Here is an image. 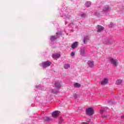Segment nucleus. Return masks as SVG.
Here are the masks:
<instances>
[{"mask_svg": "<svg viewBox=\"0 0 124 124\" xmlns=\"http://www.w3.org/2000/svg\"><path fill=\"white\" fill-rule=\"evenodd\" d=\"M123 83V80L122 79H118L116 81L115 84L116 85H121Z\"/></svg>", "mask_w": 124, "mask_h": 124, "instance_id": "16", "label": "nucleus"}, {"mask_svg": "<svg viewBox=\"0 0 124 124\" xmlns=\"http://www.w3.org/2000/svg\"><path fill=\"white\" fill-rule=\"evenodd\" d=\"M74 86L75 88H80V87H81V84H80V83H76L74 84Z\"/></svg>", "mask_w": 124, "mask_h": 124, "instance_id": "17", "label": "nucleus"}, {"mask_svg": "<svg viewBox=\"0 0 124 124\" xmlns=\"http://www.w3.org/2000/svg\"><path fill=\"white\" fill-rule=\"evenodd\" d=\"M78 46V42H75L71 46V48L72 49H75L76 47Z\"/></svg>", "mask_w": 124, "mask_h": 124, "instance_id": "12", "label": "nucleus"}, {"mask_svg": "<svg viewBox=\"0 0 124 124\" xmlns=\"http://www.w3.org/2000/svg\"><path fill=\"white\" fill-rule=\"evenodd\" d=\"M52 57L53 59H59V58H60V57H61V54H60L59 53L53 54L52 55Z\"/></svg>", "mask_w": 124, "mask_h": 124, "instance_id": "10", "label": "nucleus"}, {"mask_svg": "<svg viewBox=\"0 0 124 124\" xmlns=\"http://www.w3.org/2000/svg\"><path fill=\"white\" fill-rule=\"evenodd\" d=\"M108 83V79L107 78L104 79L101 82V85H106Z\"/></svg>", "mask_w": 124, "mask_h": 124, "instance_id": "13", "label": "nucleus"}, {"mask_svg": "<svg viewBox=\"0 0 124 124\" xmlns=\"http://www.w3.org/2000/svg\"><path fill=\"white\" fill-rule=\"evenodd\" d=\"M89 36H85L83 38V43L84 44H87V43H88V41H89Z\"/></svg>", "mask_w": 124, "mask_h": 124, "instance_id": "11", "label": "nucleus"}, {"mask_svg": "<svg viewBox=\"0 0 124 124\" xmlns=\"http://www.w3.org/2000/svg\"><path fill=\"white\" fill-rule=\"evenodd\" d=\"M91 3L90 1H87L86 3H85V5L86 6V7H90L91 6Z\"/></svg>", "mask_w": 124, "mask_h": 124, "instance_id": "18", "label": "nucleus"}, {"mask_svg": "<svg viewBox=\"0 0 124 124\" xmlns=\"http://www.w3.org/2000/svg\"><path fill=\"white\" fill-rule=\"evenodd\" d=\"M73 97H74V98H75V99H76L77 98V94H76V93L74 94Z\"/></svg>", "mask_w": 124, "mask_h": 124, "instance_id": "24", "label": "nucleus"}, {"mask_svg": "<svg viewBox=\"0 0 124 124\" xmlns=\"http://www.w3.org/2000/svg\"><path fill=\"white\" fill-rule=\"evenodd\" d=\"M54 86L56 89H57L58 90H60V89H61L62 87V85H61V82H60V81H56L54 83Z\"/></svg>", "mask_w": 124, "mask_h": 124, "instance_id": "5", "label": "nucleus"}, {"mask_svg": "<svg viewBox=\"0 0 124 124\" xmlns=\"http://www.w3.org/2000/svg\"><path fill=\"white\" fill-rule=\"evenodd\" d=\"M85 54H86L85 49H84V48H81L80 50V55H81L82 57H84V56H85Z\"/></svg>", "mask_w": 124, "mask_h": 124, "instance_id": "9", "label": "nucleus"}, {"mask_svg": "<svg viewBox=\"0 0 124 124\" xmlns=\"http://www.w3.org/2000/svg\"><path fill=\"white\" fill-rule=\"evenodd\" d=\"M88 64L89 67H94V64H93V61H89L88 62Z\"/></svg>", "mask_w": 124, "mask_h": 124, "instance_id": "7", "label": "nucleus"}, {"mask_svg": "<svg viewBox=\"0 0 124 124\" xmlns=\"http://www.w3.org/2000/svg\"><path fill=\"white\" fill-rule=\"evenodd\" d=\"M70 67V65L69 64H66L64 65V68L65 69H68Z\"/></svg>", "mask_w": 124, "mask_h": 124, "instance_id": "19", "label": "nucleus"}, {"mask_svg": "<svg viewBox=\"0 0 124 124\" xmlns=\"http://www.w3.org/2000/svg\"><path fill=\"white\" fill-rule=\"evenodd\" d=\"M57 35H62V32H58L56 33Z\"/></svg>", "mask_w": 124, "mask_h": 124, "instance_id": "25", "label": "nucleus"}, {"mask_svg": "<svg viewBox=\"0 0 124 124\" xmlns=\"http://www.w3.org/2000/svg\"><path fill=\"white\" fill-rule=\"evenodd\" d=\"M50 92L52 93H55V94H57V93H58L59 91L56 90V91H54L53 90H51Z\"/></svg>", "mask_w": 124, "mask_h": 124, "instance_id": "21", "label": "nucleus"}, {"mask_svg": "<svg viewBox=\"0 0 124 124\" xmlns=\"http://www.w3.org/2000/svg\"><path fill=\"white\" fill-rule=\"evenodd\" d=\"M81 17H83V18H85L86 17V14H81Z\"/></svg>", "mask_w": 124, "mask_h": 124, "instance_id": "23", "label": "nucleus"}, {"mask_svg": "<svg viewBox=\"0 0 124 124\" xmlns=\"http://www.w3.org/2000/svg\"><path fill=\"white\" fill-rule=\"evenodd\" d=\"M42 64L43 68H46V67H48V66H50L51 64H52V62L49 61H46L45 62H43L42 63Z\"/></svg>", "mask_w": 124, "mask_h": 124, "instance_id": "2", "label": "nucleus"}, {"mask_svg": "<svg viewBox=\"0 0 124 124\" xmlns=\"http://www.w3.org/2000/svg\"><path fill=\"white\" fill-rule=\"evenodd\" d=\"M75 55V53L74 52H72L71 53V56L72 57H73V56H74Z\"/></svg>", "mask_w": 124, "mask_h": 124, "instance_id": "26", "label": "nucleus"}, {"mask_svg": "<svg viewBox=\"0 0 124 124\" xmlns=\"http://www.w3.org/2000/svg\"><path fill=\"white\" fill-rule=\"evenodd\" d=\"M115 41L112 39H106L105 40V44H113Z\"/></svg>", "mask_w": 124, "mask_h": 124, "instance_id": "4", "label": "nucleus"}, {"mask_svg": "<svg viewBox=\"0 0 124 124\" xmlns=\"http://www.w3.org/2000/svg\"><path fill=\"white\" fill-rule=\"evenodd\" d=\"M57 38H58L57 36H51L50 38V41H51V42H53L55 41V40H56V39H57Z\"/></svg>", "mask_w": 124, "mask_h": 124, "instance_id": "14", "label": "nucleus"}, {"mask_svg": "<svg viewBox=\"0 0 124 124\" xmlns=\"http://www.w3.org/2000/svg\"><path fill=\"white\" fill-rule=\"evenodd\" d=\"M109 61L111 63L114 65V66H117V64L118 63V60L114 58H110L109 59Z\"/></svg>", "mask_w": 124, "mask_h": 124, "instance_id": "3", "label": "nucleus"}, {"mask_svg": "<svg viewBox=\"0 0 124 124\" xmlns=\"http://www.w3.org/2000/svg\"><path fill=\"white\" fill-rule=\"evenodd\" d=\"M36 88H39V86H36Z\"/></svg>", "mask_w": 124, "mask_h": 124, "instance_id": "28", "label": "nucleus"}, {"mask_svg": "<svg viewBox=\"0 0 124 124\" xmlns=\"http://www.w3.org/2000/svg\"><path fill=\"white\" fill-rule=\"evenodd\" d=\"M86 112L88 116H92V115H93V109L92 108H89L86 109Z\"/></svg>", "mask_w": 124, "mask_h": 124, "instance_id": "1", "label": "nucleus"}, {"mask_svg": "<svg viewBox=\"0 0 124 124\" xmlns=\"http://www.w3.org/2000/svg\"><path fill=\"white\" fill-rule=\"evenodd\" d=\"M105 110V109L104 108H102V109H101L100 110V113L101 114L103 113V112H104Z\"/></svg>", "mask_w": 124, "mask_h": 124, "instance_id": "22", "label": "nucleus"}, {"mask_svg": "<svg viewBox=\"0 0 124 124\" xmlns=\"http://www.w3.org/2000/svg\"><path fill=\"white\" fill-rule=\"evenodd\" d=\"M82 124H87V123H83Z\"/></svg>", "mask_w": 124, "mask_h": 124, "instance_id": "29", "label": "nucleus"}, {"mask_svg": "<svg viewBox=\"0 0 124 124\" xmlns=\"http://www.w3.org/2000/svg\"><path fill=\"white\" fill-rule=\"evenodd\" d=\"M44 120L46 121V122H52L53 121V119H51L50 117H44Z\"/></svg>", "mask_w": 124, "mask_h": 124, "instance_id": "15", "label": "nucleus"}, {"mask_svg": "<svg viewBox=\"0 0 124 124\" xmlns=\"http://www.w3.org/2000/svg\"><path fill=\"white\" fill-rule=\"evenodd\" d=\"M121 118L122 119H124V114L122 116Z\"/></svg>", "mask_w": 124, "mask_h": 124, "instance_id": "27", "label": "nucleus"}, {"mask_svg": "<svg viewBox=\"0 0 124 124\" xmlns=\"http://www.w3.org/2000/svg\"><path fill=\"white\" fill-rule=\"evenodd\" d=\"M108 10H109V6H105V7L103 8V11H108Z\"/></svg>", "mask_w": 124, "mask_h": 124, "instance_id": "20", "label": "nucleus"}, {"mask_svg": "<svg viewBox=\"0 0 124 124\" xmlns=\"http://www.w3.org/2000/svg\"><path fill=\"white\" fill-rule=\"evenodd\" d=\"M52 115L53 118H57V117L60 116V111L57 110L54 111L52 112Z\"/></svg>", "mask_w": 124, "mask_h": 124, "instance_id": "6", "label": "nucleus"}, {"mask_svg": "<svg viewBox=\"0 0 124 124\" xmlns=\"http://www.w3.org/2000/svg\"><path fill=\"white\" fill-rule=\"evenodd\" d=\"M97 29H98V31H105V28H104V27L100 25L97 26Z\"/></svg>", "mask_w": 124, "mask_h": 124, "instance_id": "8", "label": "nucleus"}]
</instances>
